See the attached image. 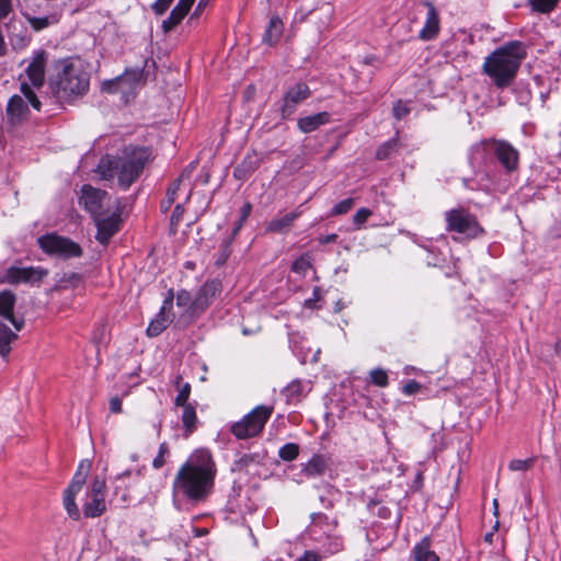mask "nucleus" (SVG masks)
I'll return each mask as SVG.
<instances>
[{
  "instance_id": "obj_38",
  "label": "nucleus",
  "mask_w": 561,
  "mask_h": 561,
  "mask_svg": "<svg viewBox=\"0 0 561 561\" xmlns=\"http://www.w3.org/2000/svg\"><path fill=\"white\" fill-rule=\"evenodd\" d=\"M299 455V446L295 443H287L278 450V456L284 461H293Z\"/></svg>"
},
{
  "instance_id": "obj_27",
  "label": "nucleus",
  "mask_w": 561,
  "mask_h": 561,
  "mask_svg": "<svg viewBox=\"0 0 561 561\" xmlns=\"http://www.w3.org/2000/svg\"><path fill=\"white\" fill-rule=\"evenodd\" d=\"M178 408H182L183 412L181 415V421L183 423V428L185 436H190L197 428V415L196 408L193 403H186L184 405H176Z\"/></svg>"
},
{
  "instance_id": "obj_35",
  "label": "nucleus",
  "mask_w": 561,
  "mask_h": 561,
  "mask_svg": "<svg viewBox=\"0 0 561 561\" xmlns=\"http://www.w3.org/2000/svg\"><path fill=\"white\" fill-rule=\"evenodd\" d=\"M324 535L327 537L325 541L323 542V548L327 553L334 554L343 550L344 543L341 536L331 533H327Z\"/></svg>"
},
{
  "instance_id": "obj_28",
  "label": "nucleus",
  "mask_w": 561,
  "mask_h": 561,
  "mask_svg": "<svg viewBox=\"0 0 561 561\" xmlns=\"http://www.w3.org/2000/svg\"><path fill=\"white\" fill-rule=\"evenodd\" d=\"M96 171L103 180H111L116 175L118 176V158H114L111 156L102 157L98 164Z\"/></svg>"
},
{
  "instance_id": "obj_49",
  "label": "nucleus",
  "mask_w": 561,
  "mask_h": 561,
  "mask_svg": "<svg viewBox=\"0 0 561 561\" xmlns=\"http://www.w3.org/2000/svg\"><path fill=\"white\" fill-rule=\"evenodd\" d=\"M230 254H231L230 241H225L221 244L220 252L218 254V257L216 259V265H218V266L224 265L227 262Z\"/></svg>"
},
{
  "instance_id": "obj_12",
  "label": "nucleus",
  "mask_w": 561,
  "mask_h": 561,
  "mask_svg": "<svg viewBox=\"0 0 561 561\" xmlns=\"http://www.w3.org/2000/svg\"><path fill=\"white\" fill-rule=\"evenodd\" d=\"M141 77L142 71L139 69L126 70L122 76L104 81L102 90L108 93L122 92L128 94L138 87Z\"/></svg>"
},
{
  "instance_id": "obj_44",
  "label": "nucleus",
  "mask_w": 561,
  "mask_h": 561,
  "mask_svg": "<svg viewBox=\"0 0 561 561\" xmlns=\"http://www.w3.org/2000/svg\"><path fill=\"white\" fill-rule=\"evenodd\" d=\"M354 198H345L339 202L330 213V216H341L347 214L354 206Z\"/></svg>"
},
{
  "instance_id": "obj_20",
  "label": "nucleus",
  "mask_w": 561,
  "mask_h": 561,
  "mask_svg": "<svg viewBox=\"0 0 561 561\" xmlns=\"http://www.w3.org/2000/svg\"><path fill=\"white\" fill-rule=\"evenodd\" d=\"M15 295L10 290L0 293V317L8 320L16 331H21L24 325L22 318H15L13 309L15 306Z\"/></svg>"
},
{
  "instance_id": "obj_31",
  "label": "nucleus",
  "mask_w": 561,
  "mask_h": 561,
  "mask_svg": "<svg viewBox=\"0 0 561 561\" xmlns=\"http://www.w3.org/2000/svg\"><path fill=\"white\" fill-rule=\"evenodd\" d=\"M399 131L396 133V136L390 138L389 140L381 144L376 150V159L377 160H388L397 153L400 142H399Z\"/></svg>"
},
{
  "instance_id": "obj_7",
  "label": "nucleus",
  "mask_w": 561,
  "mask_h": 561,
  "mask_svg": "<svg viewBox=\"0 0 561 561\" xmlns=\"http://www.w3.org/2000/svg\"><path fill=\"white\" fill-rule=\"evenodd\" d=\"M446 230L457 232L462 238L474 239L484 233L476 215L468 209L458 207L445 213Z\"/></svg>"
},
{
  "instance_id": "obj_15",
  "label": "nucleus",
  "mask_w": 561,
  "mask_h": 561,
  "mask_svg": "<svg viewBox=\"0 0 561 561\" xmlns=\"http://www.w3.org/2000/svg\"><path fill=\"white\" fill-rule=\"evenodd\" d=\"M310 89L304 82H298L290 87L284 94L282 100L280 113L283 118L290 117L297 105L310 96Z\"/></svg>"
},
{
  "instance_id": "obj_2",
  "label": "nucleus",
  "mask_w": 561,
  "mask_h": 561,
  "mask_svg": "<svg viewBox=\"0 0 561 561\" xmlns=\"http://www.w3.org/2000/svg\"><path fill=\"white\" fill-rule=\"evenodd\" d=\"M526 55V48L522 42H508L485 57L482 71L496 88H507L514 82Z\"/></svg>"
},
{
  "instance_id": "obj_24",
  "label": "nucleus",
  "mask_w": 561,
  "mask_h": 561,
  "mask_svg": "<svg viewBox=\"0 0 561 561\" xmlns=\"http://www.w3.org/2000/svg\"><path fill=\"white\" fill-rule=\"evenodd\" d=\"M301 215L300 210H294L291 213L285 214L283 216L275 217L266 225V231L271 233H286L293 222L299 218Z\"/></svg>"
},
{
  "instance_id": "obj_18",
  "label": "nucleus",
  "mask_w": 561,
  "mask_h": 561,
  "mask_svg": "<svg viewBox=\"0 0 561 561\" xmlns=\"http://www.w3.org/2000/svg\"><path fill=\"white\" fill-rule=\"evenodd\" d=\"M31 103L24 94H14L10 98L7 106V114L11 124H20L26 121L30 115Z\"/></svg>"
},
{
  "instance_id": "obj_13",
  "label": "nucleus",
  "mask_w": 561,
  "mask_h": 561,
  "mask_svg": "<svg viewBox=\"0 0 561 561\" xmlns=\"http://www.w3.org/2000/svg\"><path fill=\"white\" fill-rule=\"evenodd\" d=\"M94 221L98 228L96 239L105 244L108 240L119 230L121 224V203L116 201L115 211L108 216L101 213L94 216Z\"/></svg>"
},
{
  "instance_id": "obj_14",
  "label": "nucleus",
  "mask_w": 561,
  "mask_h": 561,
  "mask_svg": "<svg viewBox=\"0 0 561 561\" xmlns=\"http://www.w3.org/2000/svg\"><path fill=\"white\" fill-rule=\"evenodd\" d=\"M221 291V282L210 279L204 283L194 295L193 314L203 313Z\"/></svg>"
},
{
  "instance_id": "obj_8",
  "label": "nucleus",
  "mask_w": 561,
  "mask_h": 561,
  "mask_svg": "<svg viewBox=\"0 0 561 561\" xmlns=\"http://www.w3.org/2000/svg\"><path fill=\"white\" fill-rule=\"evenodd\" d=\"M486 150L492 151L497 158L499 162L506 169V171H513L518 165V151L506 141H494L491 145L478 144L471 149L470 161L471 163L479 164Z\"/></svg>"
},
{
  "instance_id": "obj_34",
  "label": "nucleus",
  "mask_w": 561,
  "mask_h": 561,
  "mask_svg": "<svg viewBox=\"0 0 561 561\" xmlns=\"http://www.w3.org/2000/svg\"><path fill=\"white\" fill-rule=\"evenodd\" d=\"M183 176L178 178L167 190L165 197L161 201L160 208L162 213L169 211L175 201V196L182 184Z\"/></svg>"
},
{
  "instance_id": "obj_61",
  "label": "nucleus",
  "mask_w": 561,
  "mask_h": 561,
  "mask_svg": "<svg viewBox=\"0 0 561 561\" xmlns=\"http://www.w3.org/2000/svg\"><path fill=\"white\" fill-rule=\"evenodd\" d=\"M250 211H251V205L245 204L242 209V218L244 219L247 216H249Z\"/></svg>"
},
{
  "instance_id": "obj_55",
  "label": "nucleus",
  "mask_w": 561,
  "mask_h": 561,
  "mask_svg": "<svg viewBox=\"0 0 561 561\" xmlns=\"http://www.w3.org/2000/svg\"><path fill=\"white\" fill-rule=\"evenodd\" d=\"M110 410L113 413H119L122 411V400L118 397H114L110 400Z\"/></svg>"
},
{
  "instance_id": "obj_42",
  "label": "nucleus",
  "mask_w": 561,
  "mask_h": 561,
  "mask_svg": "<svg viewBox=\"0 0 561 561\" xmlns=\"http://www.w3.org/2000/svg\"><path fill=\"white\" fill-rule=\"evenodd\" d=\"M191 385L188 382H184L183 385L179 386L178 388V394L174 399V405H184L186 403H191L190 396H191Z\"/></svg>"
},
{
  "instance_id": "obj_1",
  "label": "nucleus",
  "mask_w": 561,
  "mask_h": 561,
  "mask_svg": "<svg viewBox=\"0 0 561 561\" xmlns=\"http://www.w3.org/2000/svg\"><path fill=\"white\" fill-rule=\"evenodd\" d=\"M217 468L211 453L201 448L194 450L179 468L173 480V502L182 496L192 503L204 502L214 490Z\"/></svg>"
},
{
  "instance_id": "obj_52",
  "label": "nucleus",
  "mask_w": 561,
  "mask_h": 561,
  "mask_svg": "<svg viewBox=\"0 0 561 561\" xmlns=\"http://www.w3.org/2000/svg\"><path fill=\"white\" fill-rule=\"evenodd\" d=\"M184 214V207L182 204H178L171 215L170 221L172 226H178L181 220L182 216Z\"/></svg>"
},
{
  "instance_id": "obj_60",
  "label": "nucleus",
  "mask_w": 561,
  "mask_h": 561,
  "mask_svg": "<svg viewBox=\"0 0 561 561\" xmlns=\"http://www.w3.org/2000/svg\"><path fill=\"white\" fill-rule=\"evenodd\" d=\"M554 353H556L557 356L561 357V339H559L554 343Z\"/></svg>"
},
{
  "instance_id": "obj_6",
  "label": "nucleus",
  "mask_w": 561,
  "mask_h": 561,
  "mask_svg": "<svg viewBox=\"0 0 561 561\" xmlns=\"http://www.w3.org/2000/svg\"><path fill=\"white\" fill-rule=\"evenodd\" d=\"M273 412V405H257L248 414H245L240 421L234 422L230 427V432L238 439L255 437L262 433Z\"/></svg>"
},
{
  "instance_id": "obj_37",
  "label": "nucleus",
  "mask_w": 561,
  "mask_h": 561,
  "mask_svg": "<svg viewBox=\"0 0 561 561\" xmlns=\"http://www.w3.org/2000/svg\"><path fill=\"white\" fill-rule=\"evenodd\" d=\"M325 459L322 456H314L308 461L306 466V473L308 476H320L325 471Z\"/></svg>"
},
{
  "instance_id": "obj_46",
  "label": "nucleus",
  "mask_w": 561,
  "mask_h": 561,
  "mask_svg": "<svg viewBox=\"0 0 561 561\" xmlns=\"http://www.w3.org/2000/svg\"><path fill=\"white\" fill-rule=\"evenodd\" d=\"M371 210L366 207L359 208L353 216V224L355 225L356 229H360L367 219L371 216Z\"/></svg>"
},
{
  "instance_id": "obj_50",
  "label": "nucleus",
  "mask_w": 561,
  "mask_h": 561,
  "mask_svg": "<svg viewBox=\"0 0 561 561\" xmlns=\"http://www.w3.org/2000/svg\"><path fill=\"white\" fill-rule=\"evenodd\" d=\"M173 0H156L151 4V9L156 15H162L170 8Z\"/></svg>"
},
{
  "instance_id": "obj_43",
  "label": "nucleus",
  "mask_w": 561,
  "mask_h": 561,
  "mask_svg": "<svg viewBox=\"0 0 561 561\" xmlns=\"http://www.w3.org/2000/svg\"><path fill=\"white\" fill-rule=\"evenodd\" d=\"M535 465V458L527 459H513L508 463V469L511 471H527L531 469Z\"/></svg>"
},
{
  "instance_id": "obj_4",
  "label": "nucleus",
  "mask_w": 561,
  "mask_h": 561,
  "mask_svg": "<svg viewBox=\"0 0 561 561\" xmlns=\"http://www.w3.org/2000/svg\"><path fill=\"white\" fill-rule=\"evenodd\" d=\"M150 156L146 147L128 146L123 150L118 158V183L123 188H128L140 176Z\"/></svg>"
},
{
  "instance_id": "obj_36",
  "label": "nucleus",
  "mask_w": 561,
  "mask_h": 561,
  "mask_svg": "<svg viewBox=\"0 0 561 561\" xmlns=\"http://www.w3.org/2000/svg\"><path fill=\"white\" fill-rule=\"evenodd\" d=\"M27 21L32 28L38 32L53 24H56L58 22V18L56 14L46 16H27Z\"/></svg>"
},
{
  "instance_id": "obj_56",
  "label": "nucleus",
  "mask_w": 561,
  "mask_h": 561,
  "mask_svg": "<svg viewBox=\"0 0 561 561\" xmlns=\"http://www.w3.org/2000/svg\"><path fill=\"white\" fill-rule=\"evenodd\" d=\"M339 236L336 233H330L325 236L319 237L320 244H329L334 243L337 240Z\"/></svg>"
},
{
  "instance_id": "obj_40",
  "label": "nucleus",
  "mask_w": 561,
  "mask_h": 561,
  "mask_svg": "<svg viewBox=\"0 0 561 561\" xmlns=\"http://www.w3.org/2000/svg\"><path fill=\"white\" fill-rule=\"evenodd\" d=\"M176 305L178 307L187 308V311L191 316L193 314V302H194V296L188 290L181 289L178 291L176 296Z\"/></svg>"
},
{
  "instance_id": "obj_39",
  "label": "nucleus",
  "mask_w": 561,
  "mask_h": 561,
  "mask_svg": "<svg viewBox=\"0 0 561 561\" xmlns=\"http://www.w3.org/2000/svg\"><path fill=\"white\" fill-rule=\"evenodd\" d=\"M531 9L539 13H550L558 3V0H528Z\"/></svg>"
},
{
  "instance_id": "obj_29",
  "label": "nucleus",
  "mask_w": 561,
  "mask_h": 561,
  "mask_svg": "<svg viewBox=\"0 0 561 561\" xmlns=\"http://www.w3.org/2000/svg\"><path fill=\"white\" fill-rule=\"evenodd\" d=\"M171 318L168 316L167 311L160 309V311L156 314V317L150 321L147 328L148 336H158L160 335L171 323Z\"/></svg>"
},
{
  "instance_id": "obj_54",
  "label": "nucleus",
  "mask_w": 561,
  "mask_h": 561,
  "mask_svg": "<svg viewBox=\"0 0 561 561\" xmlns=\"http://www.w3.org/2000/svg\"><path fill=\"white\" fill-rule=\"evenodd\" d=\"M12 10L11 0H0V20L9 15Z\"/></svg>"
},
{
  "instance_id": "obj_23",
  "label": "nucleus",
  "mask_w": 561,
  "mask_h": 561,
  "mask_svg": "<svg viewBox=\"0 0 561 561\" xmlns=\"http://www.w3.org/2000/svg\"><path fill=\"white\" fill-rule=\"evenodd\" d=\"M411 561H439V557L432 549V539L423 537L411 550Z\"/></svg>"
},
{
  "instance_id": "obj_11",
  "label": "nucleus",
  "mask_w": 561,
  "mask_h": 561,
  "mask_svg": "<svg viewBox=\"0 0 561 561\" xmlns=\"http://www.w3.org/2000/svg\"><path fill=\"white\" fill-rule=\"evenodd\" d=\"M106 484L105 480L99 477L93 482L87 493V501L83 504V514L85 517L94 518L101 516L106 507Z\"/></svg>"
},
{
  "instance_id": "obj_25",
  "label": "nucleus",
  "mask_w": 561,
  "mask_h": 561,
  "mask_svg": "<svg viewBox=\"0 0 561 561\" xmlns=\"http://www.w3.org/2000/svg\"><path fill=\"white\" fill-rule=\"evenodd\" d=\"M284 32V23L283 21L277 16L273 15L271 16L268 24L264 31V34L262 36V42L268 46L276 45Z\"/></svg>"
},
{
  "instance_id": "obj_48",
  "label": "nucleus",
  "mask_w": 561,
  "mask_h": 561,
  "mask_svg": "<svg viewBox=\"0 0 561 561\" xmlns=\"http://www.w3.org/2000/svg\"><path fill=\"white\" fill-rule=\"evenodd\" d=\"M169 455V447L167 443H162L159 446L158 455L154 457L152 461V466L154 469H160L165 463V456Z\"/></svg>"
},
{
  "instance_id": "obj_51",
  "label": "nucleus",
  "mask_w": 561,
  "mask_h": 561,
  "mask_svg": "<svg viewBox=\"0 0 561 561\" xmlns=\"http://www.w3.org/2000/svg\"><path fill=\"white\" fill-rule=\"evenodd\" d=\"M421 389V383L416 380H409L402 388V392L405 396H412L419 392Z\"/></svg>"
},
{
  "instance_id": "obj_63",
  "label": "nucleus",
  "mask_w": 561,
  "mask_h": 561,
  "mask_svg": "<svg viewBox=\"0 0 561 561\" xmlns=\"http://www.w3.org/2000/svg\"><path fill=\"white\" fill-rule=\"evenodd\" d=\"M130 473H131V471H130V470H126V471H124V472H122V473L117 474L116 479L118 480V479H122V478H124V477H128V476H130Z\"/></svg>"
},
{
  "instance_id": "obj_41",
  "label": "nucleus",
  "mask_w": 561,
  "mask_h": 561,
  "mask_svg": "<svg viewBox=\"0 0 561 561\" xmlns=\"http://www.w3.org/2000/svg\"><path fill=\"white\" fill-rule=\"evenodd\" d=\"M369 380L373 385L377 387H387L389 383V377L385 369L375 368L369 373Z\"/></svg>"
},
{
  "instance_id": "obj_5",
  "label": "nucleus",
  "mask_w": 561,
  "mask_h": 561,
  "mask_svg": "<svg viewBox=\"0 0 561 561\" xmlns=\"http://www.w3.org/2000/svg\"><path fill=\"white\" fill-rule=\"evenodd\" d=\"M46 61L47 54L44 50L36 51L25 69L27 81L23 80L20 87L21 93L24 94L31 106L36 111L41 110L42 104L35 90L44 85Z\"/></svg>"
},
{
  "instance_id": "obj_22",
  "label": "nucleus",
  "mask_w": 561,
  "mask_h": 561,
  "mask_svg": "<svg viewBox=\"0 0 561 561\" xmlns=\"http://www.w3.org/2000/svg\"><path fill=\"white\" fill-rule=\"evenodd\" d=\"M261 159L256 152L248 153L234 168L233 176L239 181H247L260 167Z\"/></svg>"
},
{
  "instance_id": "obj_16",
  "label": "nucleus",
  "mask_w": 561,
  "mask_h": 561,
  "mask_svg": "<svg viewBox=\"0 0 561 561\" xmlns=\"http://www.w3.org/2000/svg\"><path fill=\"white\" fill-rule=\"evenodd\" d=\"M106 197L107 193L105 191L95 188L90 184H84L81 187L79 203L94 217L101 213L103 202Z\"/></svg>"
},
{
  "instance_id": "obj_10",
  "label": "nucleus",
  "mask_w": 561,
  "mask_h": 561,
  "mask_svg": "<svg viewBox=\"0 0 561 561\" xmlns=\"http://www.w3.org/2000/svg\"><path fill=\"white\" fill-rule=\"evenodd\" d=\"M90 470H91V462L89 460L80 461L69 486L65 491L64 506H65L68 515L73 519L80 518V511L76 504L75 497H76L77 493H79L80 490L82 489V486L84 485L85 480L90 473Z\"/></svg>"
},
{
  "instance_id": "obj_9",
  "label": "nucleus",
  "mask_w": 561,
  "mask_h": 561,
  "mask_svg": "<svg viewBox=\"0 0 561 561\" xmlns=\"http://www.w3.org/2000/svg\"><path fill=\"white\" fill-rule=\"evenodd\" d=\"M37 243L46 254L62 260L80 257L82 255V249L77 242L56 232L41 236L37 239Z\"/></svg>"
},
{
  "instance_id": "obj_17",
  "label": "nucleus",
  "mask_w": 561,
  "mask_h": 561,
  "mask_svg": "<svg viewBox=\"0 0 561 561\" xmlns=\"http://www.w3.org/2000/svg\"><path fill=\"white\" fill-rule=\"evenodd\" d=\"M47 275V271L42 267H19L11 266L8 268L5 277L7 280L11 284L19 283H39L44 276Z\"/></svg>"
},
{
  "instance_id": "obj_45",
  "label": "nucleus",
  "mask_w": 561,
  "mask_h": 561,
  "mask_svg": "<svg viewBox=\"0 0 561 561\" xmlns=\"http://www.w3.org/2000/svg\"><path fill=\"white\" fill-rule=\"evenodd\" d=\"M311 267V261L309 255H300L298 259H296L291 265V270L295 273L305 275L306 272Z\"/></svg>"
},
{
  "instance_id": "obj_62",
  "label": "nucleus",
  "mask_w": 561,
  "mask_h": 561,
  "mask_svg": "<svg viewBox=\"0 0 561 561\" xmlns=\"http://www.w3.org/2000/svg\"><path fill=\"white\" fill-rule=\"evenodd\" d=\"M183 383L184 382H183L182 376L181 375H176L175 380H174V385H175L176 389L179 388V386H181Z\"/></svg>"
},
{
  "instance_id": "obj_64",
  "label": "nucleus",
  "mask_w": 561,
  "mask_h": 561,
  "mask_svg": "<svg viewBox=\"0 0 561 561\" xmlns=\"http://www.w3.org/2000/svg\"><path fill=\"white\" fill-rule=\"evenodd\" d=\"M343 308H344V304L341 300H339L335 304V311H341Z\"/></svg>"
},
{
  "instance_id": "obj_3",
  "label": "nucleus",
  "mask_w": 561,
  "mask_h": 561,
  "mask_svg": "<svg viewBox=\"0 0 561 561\" xmlns=\"http://www.w3.org/2000/svg\"><path fill=\"white\" fill-rule=\"evenodd\" d=\"M51 87L56 98L67 103L84 96L90 88V72L87 65L80 58L60 61Z\"/></svg>"
},
{
  "instance_id": "obj_19",
  "label": "nucleus",
  "mask_w": 561,
  "mask_h": 561,
  "mask_svg": "<svg viewBox=\"0 0 561 561\" xmlns=\"http://www.w3.org/2000/svg\"><path fill=\"white\" fill-rule=\"evenodd\" d=\"M427 9L426 20L424 26L419 33V38L422 41H432L437 37L440 30L439 15L435 7L428 0L422 2Z\"/></svg>"
},
{
  "instance_id": "obj_59",
  "label": "nucleus",
  "mask_w": 561,
  "mask_h": 561,
  "mask_svg": "<svg viewBox=\"0 0 561 561\" xmlns=\"http://www.w3.org/2000/svg\"><path fill=\"white\" fill-rule=\"evenodd\" d=\"M319 500L323 504V506L327 507V508H331L333 506V501L328 499L324 495H320Z\"/></svg>"
},
{
  "instance_id": "obj_30",
  "label": "nucleus",
  "mask_w": 561,
  "mask_h": 561,
  "mask_svg": "<svg viewBox=\"0 0 561 561\" xmlns=\"http://www.w3.org/2000/svg\"><path fill=\"white\" fill-rule=\"evenodd\" d=\"M336 527V522L330 519L327 515L322 513H313L311 514V525L310 533L313 535L318 530H322L323 534L332 533Z\"/></svg>"
},
{
  "instance_id": "obj_47",
  "label": "nucleus",
  "mask_w": 561,
  "mask_h": 561,
  "mask_svg": "<svg viewBox=\"0 0 561 561\" xmlns=\"http://www.w3.org/2000/svg\"><path fill=\"white\" fill-rule=\"evenodd\" d=\"M411 112V107L408 105V103L399 100L394 103L392 113L396 119L400 121L408 116Z\"/></svg>"
},
{
  "instance_id": "obj_33",
  "label": "nucleus",
  "mask_w": 561,
  "mask_h": 561,
  "mask_svg": "<svg viewBox=\"0 0 561 561\" xmlns=\"http://www.w3.org/2000/svg\"><path fill=\"white\" fill-rule=\"evenodd\" d=\"M307 385L304 383L301 380H293L285 389L284 394L287 398V401H297L299 400L306 390Z\"/></svg>"
},
{
  "instance_id": "obj_26",
  "label": "nucleus",
  "mask_w": 561,
  "mask_h": 561,
  "mask_svg": "<svg viewBox=\"0 0 561 561\" xmlns=\"http://www.w3.org/2000/svg\"><path fill=\"white\" fill-rule=\"evenodd\" d=\"M330 114L328 112H320L314 115L305 116L298 119V128L309 134L318 129L320 126L325 125L330 122Z\"/></svg>"
},
{
  "instance_id": "obj_58",
  "label": "nucleus",
  "mask_w": 561,
  "mask_h": 561,
  "mask_svg": "<svg viewBox=\"0 0 561 561\" xmlns=\"http://www.w3.org/2000/svg\"><path fill=\"white\" fill-rule=\"evenodd\" d=\"M299 561H320V557L313 551H306L299 558Z\"/></svg>"
},
{
  "instance_id": "obj_57",
  "label": "nucleus",
  "mask_w": 561,
  "mask_h": 561,
  "mask_svg": "<svg viewBox=\"0 0 561 561\" xmlns=\"http://www.w3.org/2000/svg\"><path fill=\"white\" fill-rule=\"evenodd\" d=\"M173 298H174L173 291L169 290L167 297L163 300L161 309H163L165 311L170 310L172 308Z\"/></svg>"
},
{
  "instance_id": "obj_32",
  "label": "nucleus",
  "mask_w": 561,
  "mask_h": 561,
  "mask_svg": "<svg viewBox=\"0 0 561 561\" xmlns=\"http://www.w3.org/2000/svg\"><path fill=\"white\" fill-rule=\"evenodd\" d=\"M16 337V334L0 321V356L4 357L10 353V345Z\"/></svg>"
},
{
  "instance_id": "obj_53",
  "label": "nucleus",
  "mask_w": 561,
  "mask_h": 561,
  "mask_svg": "<svg viewBox=\"0 0 561 561\" xmlns=\"http://www.w3.org/2000/svg\"><path fill=\"white\" fill-rule=\"evenodd\" d=\"M378 508L376 514L381 518H389L390 517V510L387 506L380 505L379 503H371L370 508L374 511L375 508Z\"/></svg>"
},
{
  "instance_id": "obj_21",
  "label": "nucleus",
  "mask_w": 561,
  "mask_h": 561,
  "mask_svg": "<svg viewBox=\"0 0 561 561\" xmlns=\"http://www.w3.org/2000/svg\"><path fill=\"white\" fill-rule=\"evenodd\" d=\"M195 0H179L170 15L163 20L162 28L165 33L172 31L185 18Z\"/></svg>"
}]
</instances>
